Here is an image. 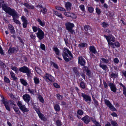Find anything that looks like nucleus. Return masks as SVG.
I'll use <instances>...</instances> for the list:
<instances>
[{
	"label": "nucleus",
	"instance_id": "obj_27",
	"mask_svg": "<svg viewBox=\"0 0 126 126\" xmlns=\"http://www.w3.org/2000/svg\"><path fill=\"white\" fill-rule=\"evenodd\" d=\"M20 80L21 83L24 86H26L28 85V83L26 81L23 79H20Z\"/></svg>",
	"mask_w": 126,
	"mask_h": 126
},
{
	"label": "nucleus",
	"instance_id": "obj_40",
	"mask_svg": "<svg viewBox=\"0 0 126 126\" xmlns=\"http://www.w3.org/2000/svg\"><path fill=\"white\" fill-rule=\"evenodd\" d=\"M100 66L104 70H106V69L108 68V67L106 65H102L100 64Z\"/></svg>",
	"mask_w": 126,
	"mask_h": 126
},
{
	"label": "nucleus",
	"instance_id": "obj_20",
	"mask_svg": "<svg viewBox=\"0 0 126 126\" xmlns=\"http://www.w3.org/2000/svg\"><path fill=\"white\" fill-rule=\"evenodd\" d=\"M84 29L85 31H86L85 32L86 34H88V31H91V28L88 25H85L84 26Z\"/></svg>",
	"mask_w": 126,
	"mask_h": 126
},
{
	"label": "nucleus",
	"instance_id": "obj_4",
	"mask_svg": "<svg viewBox=\"0 0 126 126\" xmlns=\"http://www.w3.org/2000/svg\"><path fill=\"white\" fill-rule=\"evenodd\" d=\"M43 78L47 82H54V78L50 74L46 73L44 75Z\"/></svg>",
	"mask_w": 126,
	"mask_h": 126
},
{
	"label": "nucleus",
	"instance_id": "obj_22",
	"mask_svg": "<svg viewBox=\"0 0 126 126\" xmlns=\"http://www.w3.org/2000/svg\"><path fill=\"white\" fill-rule=\"evenodd\" d=\"M13 108L16 114H20V112L19 111L18 108L16 107V106H14L13 107Z\"/></svg>",
	"mask_w": 126,
	"mask_h": 126
},
{
	"label": "nucleus",
	"instance_id": "obj_13",
	"mask_svg": "<svg viewBox=\"0 0 126 126\" xmlns=\"http://www.w3.org/2000/svg\"><path fill=\"white\" fill-rule=\"evenodd\" d=\"M0 7H1L2 6V9L7 13H8V12L7 11L8 9H9V8L10 9H12L10 7H7L5 4H3L1 2H0Z\"/></svg>",
	"mask_w": 126,
	"mask_h": 126
},
{
	"label": "nucleus",
	"instance_id": "obj_59",
	"mask_svg": "<svg viewBox=\"0 0 126 126\" xmlns=\"http://www.w3.org/2000/svg\"><path fill=\"white\" fill-rule=\"evenodd\" d=\"M58 99L59 100H62V96L59 94H57Z\"/></svg>",
	"mask_w": 126,
	"mask_h": 126
},
{
	"label": "nucleus",
	"instance_id": "obj_14",
	"mask_svg": "<svg viewBox=\"0 0 126 126\" xmlns=\"http://www.w3.org/2000/svg\"><path fill=\"white\" fill-rule=\"evenodd\" d=\"M78 62L79 64L82 66L84 65L85 63V60L82 57H79Z\"/></svg>",
	"mask_w": 126,
	"mask_h": 126
},
{
	"label": "nucleus",
	"instance_id": "obj_21",
	"mask_svg": "<svg viewBox=\"0 0 126 126\" xmlns=\"http://www.w3.org/2000/svg\"><path fill=\"white\" fill-rule=\"evenodd\" d=\"M23 5L25 6L30 9H33L34 8V7L33 6L30 5L29 4L27 3H24Z\"/></svg>",
	"mask_w": 126,
	"mask_h": 126
},
{
	"label": "nucleus",
	"instance_id": "obj_28",
	"mask_svg": "<svg viewBox=\"0 0 126 126\" xmlns=\"http://www.w3.org/2000/svg\"><path fill=\"white\" fill-rule=\"evenodd\" d=\"M87 46V44L84 43H81L78 45V47L79 48L84 47Z\"/></svg>",
	"mask_w": 126,
	"mask_h": 126
},
{
	"label": "nucleus",
	"instance_id": "obj_9",
	"mask_svg": "<svg viewBox=\"0 0 126 126\" xmlns=\"http://www.w3.org/2000/svg\"><path fill=\"white\" fill-rule=\"evenodd\" d=\"M64 15L68 17H71L72 18H75L76 16L74 14L69 12H65Z\"/></svg>",
	"mask_w": 126,
	"mask_h": 126
},
{
	"label": "nucleus",
	"instance_id": "obj_17",
	"mask_svg": "<svg viewBox=\"0 0 126 126\" xmlns=\"http://www.w3.org/2000/svg\"><path fill=\"white\" fill-rule=\"evenodd\" d=\"M29 70V68L25 66H24L20 68L19 69L20 71L24 73L26 72Z\"/></svg>",
	"mask_w": 126,
	"mask_h": 126
},
{
	"label": "nucleus",
	"instance_id": "obj_26",
	"mask_svg": "<svg viewBox=\"0 0 126 126\" xmlns=\"http://www.w3.org/2000/svg\"><path fill=\"white\" fill-rule=\"evenodd\" d=\"M33 80L35 84H37L39 83L40 81L38 78L36 77H34Z\"/></svg>",
	"mask_w": 126,
	"mask_h": 126
},
{
	"label": "nucleus",
	"instance_id": "obj_48",
	"mask_svg": "<svg viewBox=\"0 0 126 126\" xmlns=\"http://www.w3.org/2000/svg\"><path fill=\"white\" fill-rule=\"evenodd\" d=\"M4 80L5 82L6 83H9L10 82V80L6 76L4 77Z\"/></svg>",
	"mask_w": 126,
	"mask_h": 126
},
{
	"label": "nucleus",
	"instance_id": "obj_34",
	"mask_svg": "<svg viewBox=\"0 0 126 126\" xmlns=\"http://www.w3.org/2000/svg\"><path fill=\"white\" fill-rule=\"evenodd\" d=\"M32 28L33 31L35 32H36L37 31H38V32L39 30H41L40 28H38L35 26L32 27Z\"/></svg>",
	"mask_w": 126,
	"mask_h": 126
},
{
	"label": "nucleus",
	"instance_id": "obj_10",
	"mask_svg": "<svg viewBox=\"0 0 126 126\" xmlns=\"http://www.w3.org/2000/svg\"><path fill=\"white\" fill-rule=\"evenodd\" d=\"M109 86L110 87L111 91L114 93L116 92L117 88L115 85L113 83H109Z\"/></svg>",
	"mask_w": 126,
	"mask_h": 126
},
{
	"label": "nucleus",
	"instance_id": "obj_52",
	"mask_svg": "<svg viewBox=\"0 0 126 126\" xmlns=\"http://www.w3.org/2000/svg\"><path fill=\"white\" fill-rule=\"evenodd\" d=\"M41 48L43 50H45V47L43 44L41 43L40 45Z\"/></svg>",
	"mask_w": 126,
	"mask_h": 126
},
{
	"label": "nucleus",
	"instance_id": "obj_11",
	"mask_svg": "<svg viewBox=\"0 0 126 126\" xmlns=\"http://www.w3.org/2000/svg\"><path fill=\"white\" fill-rule=\"evenodd\" d=\"M81 120L86 124L89 123L90 121V117L88 115H86L81 119Z\"/></svg>",
	"mask_w": 126,
	"mask_h": 126
},
{
	"label": "nucleus",
	"instance_id": "obj_39",
	"mask_svg": "<svg viewBox=\"0 0 126 126\" xmlns=\"http://www.w3.org/2000/svg\"><path fill=\"white\" fill-rule=\"evenodd\" d=\"M77 113L78 114L80 115H82L83 114V111L81 110H79L77 111Z\"/></svg>",
	"mask_w": 126,
	"mask_h": 126
},
{
	"label": "nucleus",
	"instance_id": "obj_32",
	"mask_svg": "<svg viewBox=\"0 0 126 126\" xmlns=\"http://www.w3.org/2000/svg\"><path fill=\"white\" fill-rule=\"evenodd\" d=\"M53 50L55 52L56 54L58 55H59L60 53V51L57 47L54 48Z\"/></svg>",
	"mask_w": 126,
	"mask_h": 126
},
{
	"label": "nucleus",
	"instance_id": "obj_54",
	"mask_svg": "<svg viewBox=\"0 0 126 126\" xmlns=\"http://www.w3.org/2000/svg\"><path fill=\"white\" fill-rule=\"evenodd\" d=\"M51 65L56 69H58V67L57 64L54 63L52 62L51 63Z\"/></svg>",
	"mask_w": 126,
	"mask_h": 126
},
{
	"label": "nucleus",
	"instance_id": "obj_55",
	"mask_svg": "<svg viewBox=\"0 0 126 126\" xmlns=\"http://www.w3.org/2000/svg\"><path fill=\"white\" fill-rule=\"evenodd\" d=\"M53 85L56 88H59L60 87V86L57 83H55L53 84Z\"/></svg>",
	"mask_w": 126,
	"mask_h": 126
},
{
	"label": "nucleus",
	"instance_id": "obj_36",
	"mask_svg": "<svg viewBox=\"0 0 126 126\" xmlns=\"http://www.w3.org/2000/svg\"><path fill=\"white\" fill-rule=\"evenodd\" d=\"M56 8L57 9L61 11L65 12L66 11V10L65 9L61 7H56Z\"/></svg>",
	"mask_w": 126,
	"mask_h": 126
},
{
	"label": "nucleus",
	"instance_id": "obj_49",
	"mask_svg": "<svg viewBox=\"0 0 126 126\" xmlns=\"http://www.w3.org/2000/svg\"><path fill=\"white\" fill-rule=\"evenodd\" d=\"M101 60L103 62L105 63H108L109 62L108 60L107 59H105L104 58H102Z\"/></svg>",
	"mask_w": 126,
	"mask_h": 126
},
{
	"label": "nucleus",
	"instance_id": "obj_46",
	"mask_svg": "<svg viewBox=\"0 0 126 126\" xmlns=\"http://www.w3.org/2000/svg\"><path fill=\"white\" fill-rule=\"evenodd\" d=\"M93 100L94 103V104L96 106L98 105V103L97 101L94 98H93Z\"/></svg>",
	"mask_w": 126,
	"mask_h": 126
},
{
	"label": "nucleus",
	"instance_id": "obj_7",
	"mask_svg": "<svg viewBox=\"0 0 126 126\" xmlns=\"http://www.w3.org/2000/svg\"><path fill=\"white\" fill-rule=\"evenodd\" d=\"M36 34L40 40H41L43 39L44 38L45 34L41 30H39V31L36 33Z\"/></svg>",
	"mask_w": 126,
	"mask_h": 126
},
{
	"label": "nucleus",
	"instance_id": "obj_61",
	"mask_svg": "<svg viewBox=\"0 0 126 126\" xmlns=\"http://www.w3.org/2000/svg\"><path fill=\"white\" fill-rule=\"evenodd\" d=\"M28 91L31 94H33L34 93V90L33 89L31 90L30 89H28Z\"/></svg>",
	"mask_w": 126,
	"mask_h": 126
},
{
	"label": "nucleus",
	"instance_id": "obj_44",
	"mask_svg": "<svg viewBox=\"0 0 126 126\" xmlns=\"http://www.w3.org/2000/svg\"><path fill=\"white\" fill-rule=\"evenodd\" d=\"M21 19L23 22H27L26 18L24 16H22L21 17Z\"/></svg>",
	"mask_w": 126,
	"mask_h": 126
},
{
	"label": "nucleus",
	"instance_id": "obj_19",
	"mask_svg": "<svg viewBox=\"0 0 126 126\" xmlns=\"http://www.w3.org/2000/svg\"><path fill=\"white\" fill-rule=\"evenodd\" d=\"M90 51L94 54H95L97 53V51L95 48L93 46H91L89 48Z\"/></svg>",
	"mask_w": 126,
	"mask_h": 126
},
{
	"label": "nucleus",
	"instance_id": "obj_25",
	"mask_svg": "<svg viewBox=\"0 0 126 126\" xmlns=\"http://www.w3.org/2000/svg\"><path fill=\"white\" fill-rule=\"evenodd\" d=\"M10 75L11 78L13 79L14 80H17V78L15 77V74L12 72H10Z\"/></svg>",
	"mask_w": 126,
	"mask_h": 126
},
{
	"label": "nucleus",
	"instance_id": "obj_31",
	"mask_svg": "<svg viewBox=\"0 0 126 126\" xmlns=\"http://www.w3.org/2000/svg\"><path fill=\"white\" fill-rule=\"evenodd\" d=\"M73 71L77 75H79V72L78 71V70L77 68V67H74V68H73Z\"/></svg>",
	"mask_w": 126,
	"mask_h": 126
},
{
	"label": "nucleus",
	"instance_id": "obj_23",
	"mask_svg": "<svg viewBox=\"0 0 126 126\" xmlns=\"http://www.w3.org/2000/svg\"><path fill=\"white\" fill-rule=\"evenodd\" d=\"M38 115L39 117L42 120L44 121H45L46 120V119L45 118V116L43 114L40 113V114H39Z\"/></svg>",
	"mask_w": 126,
	"mask_h": 126
},
{
	"label": "nucleus",
	"instance_id": "obj_6",
	"mask_svg": "<svg viewBox=\"0 0 126 126\" xmlns=\"http://www.w3.org/2000/svg\"><path fill=\"white\" fill-rule=\"evenodd\" d=\"M105 104L112 111H114L116 110L114 107L113 105L108 100L105 99L104 100Z\"/></svg>",
	"mask_w": 126,
	"mask_h": 126
},
{
	"label": "nucleus",
	"instance_id": "obj_33",
	"mask_svg": "<svg viewBox=\"0 0 126 126\" xmlns=\"http://www.w3.org/2000/svg\"><path fill=\"white\" fill-rule=\"evenodd\" d=\"M37 21L39 22V24L40 25L43 27L45 26L44 22L41 21L40 19L38 18L37 20Z\"/></svg>",
	"mask_w": 126,
	"mask_h": 126
},
{
	"label": "nucleus",
	"instance_id": "obj_3",
	"mask_svg": "<svg viewBox=\"0 0 126 126\" xmlns=\"http://www.w3.org/2000/svg\"><path fill=\"white\" fill-rule=\"evenodd\" d=\"M66 28L68 32H70L71 33H73L74 32V30H72V28L74 27V24L69 22H67L65 24Z\"/></svg>",
	"mask_w": 126,
	"mask_h": 126
},
{
	"label": "nucleus",
	"instance_id": "obj_24",
	"mask_svg": "<svg viewBox=\"0 0 126 126\" xmlns=\"http://www.w3.org/2000/svg\"><path fill=\"white\" fill-rule=\"evenodd\" d=\"M54 13L60 18H63L62 15L61 14L59 13L58 12L55 11H54Z\"/></svg>",
	"mask_w": 126,
	"mask_h": 126
},
{
	"label": "nucleus",
	"instance_id": "obj_56",
	"mask_svg": "<svg viewBox=\"0 0 126 126\" xmlns=\"http://www.w3.org/2000/svg\"><path fill=\"white\" fill-rule=\"evenodd\" d=\"M30 36L32 39H34L36 37L35 35L32 33L30 34Z\"/></svg>",
	"mask_w": 126,
	"mask_h": 126
},
{
	"label": "nucleus",
	"instance_id": "obj_8",
	"mask_svg": "<svg viewBox=\"0 0 126 126\" xmlns=\"http://www.w3.org/2000/svg\"><path fill=\"white\" fill-rule=\"evenodd\" d=\"M81 96L83 98V100L86 102H87L88 101L91 102L92 101L91 98L90 96L82 93Z\"/></svg>",
	"mask_w": 126,
	"mask_h": 126
},
{
	"label": "nucleus",
	"instance_id": "obj_62",
	"mask_svg": "<svg viewBox=\"0 0 126 126\" xmlns=\"http://www.w3.org/2000/svg\"><path fill=\"white\" fill-rule=\"evenodd\" d=\"M26 73L28 77L30 76V74L31 73V71L30 70H28V71Z\"/></svg>",
	"mask_w": 126,
	"mask_h": 126
},
{
	"label": "nucleus",
	"instance_id": "obj_43",
	"mask_svg": "<svg viewBox=\"0 0 126 126\" xmlns=\"http://www.w3.org/2000/svg\"><path fill=\"white\" fill-rule=\"evenodd\" d=\"M80 87L83 89L85 88V84L84 82H81L80 83Z\"/></svg>",
	"mask_w": 126,
	"mask_h": 126
},
{
	"label": "nucleus",
	"instance_id": "obj_47",
	"mask_svg": "<svg viewBox=\"0 0 126 126\" xmlns=\"http://www.w3.org/2000/svg\"><path fill=\"white\" fill-rule=\"evenodd\" d=\"M94 8L92 7H89L88 8V10L90 13L94 11Z\"/></svg>",
	"mask_w": 126,
	"mask_h": 126
},
{
	"label": "nucleus",
	"instance_id": "obj_30",
	"mask_svg": "<svg viewBox=\"0 0 126 126\" xmlns=\"http://www.w3.org/2000/svg\"><path fill=\"white\" fill-rule=\"evenodd\" d=\"M54 108L55 110L57 111H59L60 110V106L58 104H56L54 106Z\"/></svg>",
	"mask_w": 126,
	"mask_h": 126
},
{
	"label": "nucleus",
	"instance_id": "obj_12",
	"mask_svg": "<svg viewBox=\"0 0 126 126\" xmlns=\"http://www.w3.org/2000/svg\"><path fill=\"white\" fill-rule=\"evenodd\" d=\"M104 37L106 38L108 42L111 41L114 42L115 40V38L111 35L109 36L104 35Z\"/></svg>",
	"mask_w": 126,
	"mask_h": 126
},
{
	"label": "nucleus",
	"instance_id": "obj_18",
	"mask_svg": "<svg viewBox=\"0 0 126 126\" xmlns=\"http://www.w3.org/2000/svg\"><path fill=\"white\" fill-rule=\"evenodd\" d=\"M16 51V49L14 48H11L10 47L8 49V53L9 54H11Z\"/></svg>",
	"mask_w": 126,
	"mask_h": 126
},
{
	"label": "nucleus",
	"instance_id": "obj_53",
	"mask_svg": "<svg viewBox=\"0 0 126 126\" xmlns=\"http://www.w3.org/2000/svg\"><path fill=\"white\" fill-rule=\"evenodd\" d=\"M28 24V22H23V27L25 28H26Z\"/></svg>",
	"mask_w": 126,
	"mask_h": 126
},
{
	"label": "nucleus",
	"instance_id": "obj_38",
	"mask_svg": "<svg viewBox=\"0 0 126 126\" xmlns=\"http://www.w3.org/2000/svg\"><path fill=\"white\" fill-rule=\"evenodd\" d=\"M108 44L111 47L113 48H115V47L114 46V43L111 42V41L108 42Z\"/></svg>",
	"mask_w": 126,
	"mask_h": 126
},
{
	"label": "nucleus",
	"instance_id": "obj_29",
	"mask_svg": "<svg viewBox=\"0 0 126 126\" xmlns=\"http://www.w3.org/2000/svg\"><path fill=\"white\" fill-rule=\"evenodd\" d=\"M40 12H42L43 14H47V10L45 8H42V9H41Z\"/></svg>",
	"mask_w": 126,
	"mask_h": 126
},
{
	"label": "nucleus",
	"instance_id": "obj_58",
	"mask_svg": "<svg viewBox=\"0 0 126 126\" xmlns=\"http://www.w3.org/2000/svg\"><path fill=\"white\" fill-rule=\"evenodd\" d=\"M96 12L98 15H99L101 13V11L99 9L97 8H96Z\"/></svg>",
	"mask_w": 126,
	"mask_h": 126
},
{
	"label": "nucleus",
	"instance_id": "obj_50",
	"mask_svg": "<svg viewBox=\"0 0 126 126\" xmlns=\"http://www.w3.org/2000/svg\"><path fill=\"white\" fill-rule=\"evenodd\" d=\"M111 77H113L114 78H116L118 77V75L116 74L112 73L111 74Z\"/></svg>",
	"mask_w": 126,
	"mask_h": 126
},
{
	"label": "nucleus",
	"instance_id": "obj_15",
	"mask_svg": "<svg viewBox=\"0 0 126 126\" xmlns=\"http://www.w3.org/2000/svg\"><path fill=\"white\" fill-rule=\"evenodd\" d=\"M72 6V3L68 1L65 2V6L67 11H70L71 10Z\"/></svg>",
	"mask_w": 126,
	"mask_h": 126
},
{
	"label": "nucleus",
	"instance_id": "obj_45",
	"mask_svg": "<svg viewBox=\"0 0 126 126\" xmlns=\"http://www.w3.org/2000/svg\"><path fill=\"white\" fill-rule=\"evenodd\" d=\"M64 40L65 43V44L67 46H68V45H69V43H68V38H67V37L65 38H64Z\"/></svg>",
	"mask_w": 126,
	"mask_h": 126
},
{
	"label": "nucleus",
	"instance_id": "obj_51",
	"mask_svg": "<svg viewBox=\"0 0 126 126\" xmlns=\"http://www.w3.org/2000/svg\"><path fill=\"white\" fill-rule=\"evenodd\" d=\"M8 103H9L10 105L12 104L14 105V106H16L15 104H14V101L13 100H10L8 102Z\"/></svg>",
	"mask_w": 126,
	"mask_h": 126
},
{
	"label": "nucleus",
	"instance_id": "obj_57",
	"mask_svg": "<svg viewBox=\"0 0 126 126\" xmlns=\"http://www.w3.org/2000/svg\"><path fill=\"white\" fill-rule=\"evenodd\" d=\"M114 45L116 47H119L120 46L119 43L118 42H116L115 43Z\"/></svg>",
	"mask_w": 126,
	"mask_h": 126
},
{
	"label": "nucleus",
	"instance_id": "obj_1",
	"mask_svg": "<svg viewBox=\"0 0 126 126\" xmlns=\"http://www.w3.org/2000/svg\"><path fill=\"white\" fill-rule=\"evenodd\" d=\"M62 54L64 60L67 62H69L73 58L71 52L66 48H64Z\"/></svg>",
	"mask_w": 126,
	"mask_h": 126
},
{
	"label": "nucleus",
	"instance_id": "obj_63",
	"mask_svg": "<svg viewBox=\"0 0 126 126\" xmlns=\"http://www.w3.org/2000/svg\"><path fill=\"white\" fill-rule=\"evenodd\" d=\"M102 26L104 27L108 26V24L105 22H103L102 23Z\"/></svg>",
	"mask_w": 126,
	"mask_h": 126
},
{
	"label": "nucleus",
	"instance_id": "obj_2",
	"mask_svg": "<svg viewBox=\"0 0 126 126\" xmlns=\"http://www.w3.org/2000/svg\"><path fill=\"white\" fill-rule=\"evenodd\" d=\"M8 9L7 10L8 14L12 16L13 17V19L15 23L16 24L20 25L21 23L20 21L16 19L15 17H17L18 14L15 11L14 9Z\"/></svg>",
	"mask_w": 126,
	"mask_h": 126
},
{
	"label": "nucleus",
	"instance_id": "obj_16",
	"mask_svg": "<svg viewBox=\"0 0 126 126\" xmlns=\"http://www.w3.org/2000/svg\"><path fill=\"white\" fill-rule=\"evenodd\" d=\"M23 98L26 102L28 103L30 100V97L29 95L25 94L23 95Z\"/></svg>",
	"mask_w": 126,
	"mask_h": 126
},
{
	"label": "nucleus",
	"instance_id": "obj_35",
	"mask_svg": "<svg viewBox=\"0 0 126 126\" xmlns=\"http://www.w3.org/2000/svg\"><path fill=\"white\" fill-rule=\"evenodd\" d=\"M110 122L112 126H118L117 124L112 119L110 120Z\"/></svg>",
	"mask_w": 126,
	"mask_h": 126
},
{
	"label": "nucleus",
	"instance_id": "obj_64",
	"mask_svg": "<svg viewBox=\"0 0 126 126\" xmlns=\"http://www.w3.org/2000/svg\"><path fill=\"white\" fill-rule=\"evenodd\" d=\"M119 61L118 60L117 58H115L114 60V62L116 63H118Z\"/></svg>",
	"mask_w": 126,
	"mask_h": 126
},
{
	"label": "nucleus",
	"instance_id": "obj_42",
	"mask_svg": "<svg viewBox=\"0 0 126 126\" xmlns=\"http://www.w3.org/2000/svg\"><path fill=\"white\" fill-rule=\"evenodd\" d=\"M56 125L58 126H60L62 125V123L61 121L59 120H57L56 122Z\"/></svg>",
	"mask_w": 126,
	"mask_h": 126
},
{
	"label": "nucleus",
	"instance_id": "obj_37",
	"mask_svg": "<svg viewBox=\"0 0 126 126\" xmlns=\"http://www.w3.org/2000/svg\"><path fill=\"white\" fill-rule=\"evenodd\" d=\"M11 68L15 71L16 73H17L18 72V69L17 67L16 66H12L11 67Z\"/></svg>",
	"mask_w": 126,
	"mask_h": 126
},
{
	"label": "nucleus",
	"instance_id": "obj_60",
	"mask_svg": "<svg viewBox=\"0 0 126 126\" xmlns=\"http://www.w3.org/2000/svg\"><path fill=\"white\" fill-rule=\"evenodd\" d=\"M91 119L92 121L94 124L97 122L96 121L95 119L94 118L91 117Z\"/></svg>",
	"mask_w": 126,
	"mask_h": 126
},
{
	"label": "nucleus",
	"instance_id": "obj_41",
	"mask_svg": "<svg viewBox=\"0 0 126 126\" xmlns=\"http://www.w3.org/2000/svg\"><path fill=\"white\" fill-rule=\"evenodd\" d=\"M38 98L39 99L40 102L42 103H43L44 102V100L43 97L41 95H39L38 96Z\"/></svg>",
	"mask_w": 126,
	"mask_h": 126
},
{
	"label": "nucleus",
	"instance_id": "obj_5",
	"mask_svg": "<svg viewBox=\"0 0 126 126\" xmlns=\"http://www.w3.org/2000/svg\"><path fill=\"white\" fill-rule=\"evenodd\" d=\"M17 104L20 109L22 111L26 112L29 111V110L25 107V105H22V103L21 101H18L17 102Z\"/></svg>",
	"mask_w": 126,
	"mask_h": 126
}]
</instances>
